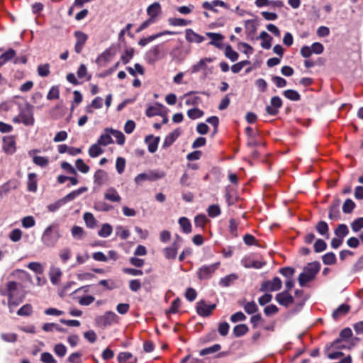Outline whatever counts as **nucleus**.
<instances>
[{
  "instance_id": "nucleus-1",
  "label": "nucleus",
  "mask_w": 363,
  "mask_h": 363,
  "mask_svg": "<svg viewBox=\"0 0 363 363\" xmlns=\"http://www.w3.org/2000/svg\"><path fill=\"white\" fill-rule=\"evenodd\" d=\"M61 237L62 235L60 233L59 224L53 223L45 229L41 240L43 245L49 247H52L55 246Z\"/></svg>"
},
{
  "instance_id": "nucleus-2",
  "label": "nucleus",
  "mask_w": 363,
  "mask_h": 363,
  "mask_svg": "<svg viewBox=\"0 0 363 363\" xmlns=\"http://www.w3.org/2000/svg\"><path fill=\"white\" fill-rule=\"evenodd\" d=\"M320 269V264L318 261H314L308 263L304 267L303 272L298 276V283L301 286H304L306 284L315 279L316 274Z\"/></svg>"
},
{
  "instance_id": "nucleus-3",
  "label": "nucleus",
  "mask_w": 363,
  "mask_h": 363,
  "mask_svg": "<svg viewBox=\"0 0 363 363\" xmlns=\"http://www.w3.org/2000/svg\"><path fill=\"white\" fill-rule=\"evenodd\" d=\"M165 177V173L162 171L150 170L147 172H143L138 174L134 181L136 184L141 185L145 181H157Z\"/></svg>"
},
{
  "instance_id": "nucleus-4",
  "label": "nucleus",
  "mask_w": 363,
  "mask_h": 363,
  "mask_svg": "<svg viewBox=\"0 0 363 363\" xmlns=\"http://www.w3.org/2000/svg\"><path fill=\"white\" fill-rule=\"evenodd\" d=\"M220 266V262H216L211 265H203L201 266L197 272L198 279L200 280H206L209 279L213 274L215 273L216 270Z\"/></svg>"
},
{
  "instance_id": "nucleus-5",
  "label": "nucleus",
  "mask_w": 363,
  "mask_h": 363,
  "mask_svg": "<svg viewBox=\"0 0 363 363\" xmlns=\"http://www.w3.org/2000/svg\"><path fill=\"white\" fill-rule=\"evenodd\" d=\"M282 286L281 280L279 277H275L270 281H264L260 286L259 291L262 292L265 291H277L281 289Z\"/></svg>"
},
{
  "instance_id": "nucleus-6",
  "label": "nucleus",
  "mask_w": 363,
  "mask_h": 363,
  "mask_svg": "<svg viewBox=\"0 0 363 363\" xmlns=\"http://www.w3.org/2000/svg\"><path fill=\"white\" fill-rule=\"evenodd\" d=\"M117 315L112 311L106 312L104 315L96 318V323L100 327L106 328L117 322Z\"/></svg>"
},
{
  "instance_id": "nucleus-7",
  "label": "nucleus",
  "mask_w": 363,
  "mask_h": 363,
  "mask_svg": "<svg viewBox=\"0 0 363 363\" xmlns=\"http://www.w3.org/2000/svg\"><path fill=\"white\" fill-rule=\"evenodd\" d=\"M18 117L25 125L30 126L34 124L33 112L30 105H27L26 108L20 112Z\"/></svg>"
},
{
  "instance_id": "nucleus-8",
  "label": "nucleus",
  "mask_w": 363,
  "mask_h": 363,
  "mask_svg": "<svg viewBox=\"0 0 363 363\" xmlns=\"http://www.w3.org/2000/svg\"><path fill=\"white\" fill-rule=\"evenodd\" d=\"M216 308V304L208 305L203 300H201L196 303V312L202 317L209 316Z\"/></svg>"
},
{
  "instance_id": "nucleus-9",
  "label": "nucleus",
  "mask_w": 363,
  "mask_h": 363,
  "mask_svg": "<svg viewBox=\"0 0 363 363\" xmlns=\"http://www.w3.org/2000/svg\"><path fill=\"white\" fill-rule=\"evenodd\" d=\"M275 300L279 305L285 307H288L294 302V297L288 292V290L278 293L275 296Z\"/></svg>"
},
{
  "instance_id": "nucleus-10",
  "label": "nucleus",
  "mask_w": 363,
  "mask_h": 363,
  "mask_svg": "<svg viewBox=\"0 0 363 363\" xmlns=\"http://www.w3.org/2000/svg\"><path fill=\"white\" fill-rule=\"evenodd\" d=\"M74 36L77 39L74 45V51L79 54L84 48V46L88 39V35L86 33L78 30L74 32Z\"/></svg>"
},
{
  "instance_id": "nucleus-11",
  "label": "nucleus",
  "mask_w": 363,
  "mask_h": 363,
  "mask_svg": "<svg viewBox=\"0 0 363 363\" xmlns=\"http://www.w3.org/2000/svg\"><path fill=\"white\" fill-rule=\"evenodd\" d=\"M241 264L245 268L261 269L266 265V262L255 260L250 256H245L241 259Z\"/></svg>"
},
{
  "instance_id": "nucleus-12",
  "label": "nucleus",
  "mask_w": 363,
  "mask_h": 363,
  "mask_svg": "<svg viewBox=\"0 0 363 363\" xmlns=\"http://www.w3.org/2000/svg\"><path fill=\"white\" fill-rule=\"evenodd\" d=\"M3 150L7 155H13L16 152V141L13 136L3 138Z\"/></svg>"
},
{
  "instance_id": "nucleus-13",
  "label": "nucleus",
  "mask_w": 363,
  "mask_h": 363,
  "mask_svg": "<svg viewBox=\"0 0 363 363\" xmlns=\"http://www.w3.org/2000/svg\"><path fill=\"white\" fill-rule=\"evenodd\" d=\"M181 134L182 130L179 128H176L172 132L169 133L164 140L162 147L165 149L170 147L180 136Z\"/></svg>"
},
{
  "instance_id": "nucleus-14",
  "label": "nucleus",
  "mask_w": 363,
  "mask_h": 363,
  "mask_svg": "<svg viewBox=\"0 0 363 363\" xmlns=\"http://www.w3.org/2000/svg\"><path fill=\"white\" fill-rule=\"evenodd\" d=\"M185 38L189 43H201L205 40L203 36L195 33L191 28H188L185 30Z\"/></svg>"
},
{
  "instance_id": "nucleus-15",
  "label": "nucleus",
  "mask_w": 363,
  "mask_h": 363,
  "mask_svg": "<svg viewBox=\"0 0 363 363\" xmlns=\"http://www.w3.org/2000/svg\"><path fill=\"white\" fill-rule=\"evenodd\" d=\"M147 15L150 16L148 20H152V22L155 21L156 17L161 13L160 4L155 1L152 4L150 5L147 9Z\"/></svg>"
},
{
  "instance_id": "nucleus-16",
  "label": "nucleus",
  "mask_w": 363,
  "mask_h": 363,
  "mask_svg": "<svg viewBox=\"0 0 363 363\" xmlns=\"http://www.w3.org/2000/svg\"><path fill=\"white\" fill-rule=\"evenodd\" d=\"M19 283L10 281L6 284V291L2 293V295L7 296L8 298H16L17 296V291Z\"/></svg>"
},
{
  "instance_id": "nucleus-17",
  "label": "nucleus",
  "mask_w": 363,
  "mask_h": 363,
  "mask_svg": "<svg viewBox=\"0 0 363 363\" xmlns=\"http://www.w3.org/2000/svg\"><path fill=\"white\" fill-rule=\"evenodd\" d=\"M350 306L348 304L342 303L336 308L332 314V316L335 320H337L342 316L346 315L350 311Z\"/></svg>"
},
{
  "instance_id": "nucleus-18",
  "label": "nucleus",
  "mask_w": 363,
  "mask_h": 363,
  "mask_svg": "<svg viewBox=\"0 0 363 363\" xmlns=\"http://www.w3.org/2000/svg\"><path fill=\"white\" fill-rule=\"evenodd\" d=\"M160 140V137H155L152 135H149L145 137V142L148 145V151L150 152L154 153L157 151Z\"/></svg>"
},
{
  "instance_id": "nucleus-19",
  "label": "nucleus",
  "mask_w": 363,
  "mask_h": 363,
  "mask_svg": "<svg viewBox=\"0 0 363 363\" xmlns=\"http://www.w3.org/2000/svg\"><path fill=\"white\" fill-rule=\"evenodd\" d=\"M206 35L209 38L211 39V41H210L208 43L209 45H214L219 49L222 48L221 41L224 39L223 35H222L220 33H211V32L206 33Z\"/></svg>"
},
{
  "instance_id": "nucleus-20",
  "label": "nucleus",
  "mask_w": 363,
  "mask_h": 363,
  "mask_svg": "<svg viewBox=\"0 0 363 363\" xmlns=\"http://www.w3.org/2000/svg\"><path fill=\"white\" fill-rule=\"evenodd\" d=\"M118 363H136L137 358L129 352H121L118 355Z\"/></svg>"
},
{
  "instance_id": "nucleus-21",
  "label": "nucleus",
  "mask_w": 363,
  "mask_h": 363,
  "mask_svg": "<svg viewBox=\"0 0 363 363\" xmlns=\"http://www.w3.org/2000/svg\"><path fill=\"white\" fill-rule=\"evenodd\" d=\"M213 61V58L211 57H204L202 58L196 64L194 65L191 67V72L196 73L202 69H206L207 67L206 63L212 62Z\"/></svg>"
},
{
  "instance_id": "nucleus-22",
  "label": "nucleus",
  "mask_w": 363,
  "mask_h": 363,
  "mask_svg": "<svg viewBox=\"0 0 363 363\" xmlns=\"http://www.w3.org/2000/svg\"><path fill=\"white\" fill-rule=\"evenodd\" d=\"M38 188L37 174L29 173L28 174L27 189L30 192H35Z\"/></svg>"
},
{
  "instance_id": "nucleus-23",
  "label": "nucleus",
  "mask_w": 363,
  "mask_h": 363,
  "mask_svg": "<svg viewBox=\"0 0 363 363\" xmlns=\"http://www.w3.org/2000/svg\"><path fill=\"white\" fill-rule=\"evenodd\" d=\"M340 200L337 199L330 207L328 217L330 220H336L340 218Z\"/></svg>"
},
{
  "instance_id": "nucleus-24",
  "label": "nucleus",
  "mask_w": 363,
  "mask_h": 363,
  "mask_svg": "<svg viewBox=\"0 0 363 363\" xmlns=\"http://www.w3.org/2000/svg\"><path fill=\"white\" fill-rule=\"evenodd\" d=\"M105 199L112 202H119L121 200V197L117 192V191L112 187L108 188L104 194Z\"/></svg>"
},
{
  "instance_id": "nucleus-25",
  "label": "nucleus",
  "mask_w": 363,
  "mask_h": 363,
  "mask_svg": "<svg viewBox=\"0 0 363 363\" xmlns=\"http://www.w3.org/2000/svg\"><path fill=\"white\" fill-rule=\"evenodd\" d=\"M163 106L160 104H157L155 106H150L147 108L145 114L147 117H152L155 116H162V109Z\"/></svg>"
},
{
  "instance_id": "nucleus-26",
  "label": "nucleus",
  "mask_w": 363,
  "mask_h": 363,
  "mask_svg": "<svg viewBox=\"0 0 363 363\" xmlns=\"http://www.w3.org/2000/svg\"><path fill=\"white\" fill-rule=\"evenodd\" d=\"M87 191V187L83 186L77 190L72 191V192L67 194L65 197L62 198L64 203H67V201H72L75 199L77 196L83 194L84 192Z\"/></svg>"
},
{
  "instance_id": "nucleus-27",
  "label": "nucleus",
  "mask_w": 363,
  "mask_h": 363,
  "mask_svg": "<svg viewBox=\"0 0 363 363\" xmlns=\"http://www.w3.org/2000/svg\"><path fill=\"white\" fill-rule=\"evenodd\" d=\"M62 275L61 269L58 267H52L50 271V281L53 284H58Z\"/></svg>"
},
{
  "instance_id": "nucleus-28",
  "label": "nucleus",
  "mask_w": 363,
  "mask_h": 363,
  "mask_svg": "<svg viewBox=\"0 0 363 363\" xmlns=\"http://www.w3.org/2000/svg\"><path fill=\"white\" fill-rule=\"evenodd\" d=\"M238 279L236 274H230L220 279L219 285L223 287H228Z\"/></svg>"
},
{
  "instance_id": "nucleus-29",
  "label": "nucleus",
  "mask_w": 363,
  "mask_h": 363,
  "mask_svg": "<svg viewBox=\"0 0 363 363\" xmlns=\"http://www.w3.org/2000/svg\"><path fill=\"white\" fill-rule=\"evenodd\" d=\"M248 331H249V328L247 325L239 324V325H235L233 328V335L235 337H240L245 335V334H247Z\"/></svg>"
},
{
  "instance_id": "nucleus-30",
  "label": "nucleus",
  "mask_w": 363,
  "mask_h": 363,
  "mask_svg": "<svg viewBox=\"0 0 363 363\" xmlns=\"http://www.w3.org/2000/svg\"><path fill=\"white\" fill-rule=\"evenodd\" d=\"M315 228L320 235L325 236L326 238L329 237V227L326 222L319 221Z\"/></svg>"
},
{
  "instance_id": "nucleus-31",
  "label": "nucleus",
  "mask_w": 363,
  "mask_h": 363,
  "mask_svg": "<svg viewBox=\"0 0 363 363\" xmlns=\"http://www.w3.org/2000/svg\"><path fill=\"white\" fill-rule=\"evenodd\" d=\"M195 92L189 91L185 94L186 97L185 104L188 106H197L201 103V99L197 96H192Z\"/></svg>"
},
{
  "instance_id": "nucleus-32",
  "label": "nucleus",
  "mask_w": 363,
  "mask_h": 363,
  "mask_svg": "<svg viewBox=\"0 0 363 363\" xmlns=\"http://www.w3.org/2000/svg\"><path fill=\"white\" fill-rule=\"evenodd\" d=\"M107 173L102 169H98L97 171H96L94 176V182L98 184L99 185L103 184L107 180Z\"/></svg>"
},
{
  "instance_id": "nucleus-33",
  "label": "nucleus",
  "mask_w": 363,
  "mask_h": 363,
  "mask_svg": "<svg viewBox=\"0 0 363 363\" xmlns=\"http://www.w3.org/2000/svg\"><path fill=\"white\" fill-rule=\"evenodd\" d=\"M105 131L106 133H111L116 138V143L118 145H122L124 144L125 138L122 132H121L119 130H113L111 128H106Z\"/></svg>"
},
{
  "instance_id": "nucleus-34",
  "label": "nucleus",
  "mask_w": 363,
  "mask_h": 363,
  "mask_svg": "<svg viewBox=\"0 0 363 363\" xmlns=\"http://www.w3.org/2000/svg\"><path fill=\"white\" fill-rule=\"evenodd\" d=\"M168 23L172 26H185L190 25L191 23V21L180 18H168Z\"/></svg>"
},
{
  "instance_id": "nucleus-35",
  "label": "nucleus",
  "mask_w": 363,
  "mask_h": 363,
  "mask_svg": "<svg viewBox=\"0 0 363 363\" xmlns=\"http://www.w3.org/2000/svg\"><path fill=\"white\" fill-rule=\"evenodd\" d=\"M336 237L343 239L349 234V229L346 224H339L334 230Z\"/></svg>"
},
{
  "instance_id": "nucleus-36",
  "label": "nucleus",
  "mask_w": 363,
  "mask_h": 363,
  "mask_svg": "<svg viewBox=\"0 0 363 363\" xmlns=\"http://www.w3.org/2000/svg\"><path fill=\"white\" fill-rule=\"evenodd\" d=\"M179 224L184 233L189 234L191 232V224L189 219L186 217L180 218L179 219Z\"/></svg>"
},
{
  "instance_id": "nucleus-37",
  "label": "nucleus",
  "mask_w": 363,
  "mask_h": 363,
  "mask_svg": "<svg viewBox=\"0 0 363 363\" xmlns=\"http://www.w3.org/2000/svg\"><path fill=\"white\" fill-rule=\"evenodd\" d=\"M283 95L290 101H297L301 99V95L294 89H287L283 91Z\"/></svg>"
},
{
  "instance_id": "nucleus-38",
  "label": "nucleus",
  "mask_w": 363,
  "mask_h": 363,
  "mask_svg": "<svg viewBox=\"0 0 363 363\" xmlns=\"http://www.w3.org/2000/svg\"><path fill=\"white\" fill-rule=\"evenodd\" d=\"M225 56L232 62H235L238 59L239 54L233 50L231 45H228L225 48Z\"/></svg>"
},
{
  "instance_id": "nucleus-39",
  "label": "nucleus",
  "mask_w": 363,
  "mask_h": 363,
  "mask_svg": "<svg viewBox=\"0 0 363 363\" xmlns=\"http://www.w3.org/2000/svg\"><path fill=\"white\" fill-rule=\"evenodd\" d=\"M342 340L337 338L330 345H327L325 347V352L328 353L331 349L342 350L346 348V346L342 344Z\"/></svg>"
},
{
  "instance_id": "nucleus-40",
  "label": "nucleus",
  "mask_w": 363,
  "mask_h": 363,
  "mask_svg": "<svg viewBox=\"0 0 363 363\" xmlns=\"http://www.w3.org/2000/svg\"><path fill=\"white\" fill-rule=\"evenodd\" d=\"M113 231L112 226L110 224H103L101 229L98 232V235L101 238L108 237Z\"/></svg>"
},
{
  "instance_id": "nucleus-41",
  "label": "nucleus",
  "mask_w": 363,
  "mask_h": 363,
  "mask_svg": "<svg viewBox=\"0 0 363 363\" xmlns=\"http://www.w3.org/2000/svg\"><path fill=\"white\" fill-rule=\"evenodd\" d=\"M208 221L206 216L204 214H199L194 218V225L196 227L204 229L206 224Z\"/></svg>"
},
{
  "instance_id": "nucleus-42",
  "label": "nucleus",
  "mask_w": 363,
  "mask_h": 363,
  "mask_svg": "<svg viewBox=\"0 0 363 363\" xmlns=\"http://www.w3.org/2000/svg\"><path fill=\"white\" fill-rule=\"evenodd\" d=\"M221 349V345L219 344H215L211 347H206L200 350L199 354L201 356H205L209 354L215 353Z\"/></svg>"
},
{
  "instance_id": "nucleus-43",
  "label": "nucleus",
  "mask_w": 363,
  "mask_h": 363,
  "mask_svg": "<svg viewBox=\"0 0 363 363\" xmlns=\"http://www.w3.org/2000/svg\"><path fill=\"white\" fill-rule=\"evenodd\" d=\"M104 150L98 143L92 145L89 149V155L91 157H96L102 154Z\"/></svg>"
},
{
  "instance_id": "nucleus-44",
  "label": "nucleus",
  "mask_w": 363,
  "mask_h": 363,
  "mask_svg": "<svg viewBox=\"0 0 363 363\" xmlns=\"http://www.w3.org/2000/svg\"><path fill=\"white\" fill-rule=\"evenodd\" d=\"M323 262L326 265L335 264L337 262L336 256L333 252H328L322 257Z\"/></svg>"
},
{
  "instance_id": "nucleus-45",
  "label": "nucleus",
  "mask_w": 363,
  "mask_h": 363,
  "mask_svg": "<svg viewBox=\"0 0 363 363\" xmlns=\"http://www.w3.org/2000/svg\"><path fill=\"white\" fill-rule=\"evenodd\" d=\"M84 220L87 227L93 228L96 225V220L91 213L86 212L84 214Z\"/></svg>"
},
{
  "instance_id": "nucleus-46",
  "label": "nucleus",
  "mask_w": 363,
  "mask_h": 363,
  "mask_svg": "<svg viewBox=\"0 0 363 363\" xmlns=\"http://www.w3.org/2000/svg\"><path fill=\"white\" fill-rule=\"evenodd\" d=\"M32 313L33 306L29 303L23 305L17 311V314L20 316H29L32 314Z\"/></svg>"
},
{
  "instance_id": "nucleus-47",
  "label": "nucleus",
  "mask_w": 363,
  "mask_h": 363,
  "mask_svg": "<svg viewBox=\"0 0 363 363\" xmlns=\"http://www.w3.org/2000/svg\"><path fill=\"white\" fill-rule=\"evenodd\" d=\"M33 162L40 167H45L49 164V158L48 157L43 156H33Z\"/></svg>"
},
{
  "instance_id": "nucleus-48",
  "label": "nucleus",
  "mask_w": 363,
  "mask_h": 363,
  "mask_svg": "<svg viewBox=\"0 0 363 363\" xmlns=\"http://www.w3.org/2000/svg\"><path fill=\"white\" fill-rule=\"evenodd\" d=\"M215 6H226V3L225 1H204L203 4V8L205 9H211L215 11H217L214 7Z\"/></svg>"
},
{
  "instance_id": "nucleus-49",
  "label": "nucleus",
  "mask_w": 363,
  "mask_h": 363,
  "mask_svg": "<svg viewBox=\"0 0 363 363\" xmlns=\"http://www.w3.org/2000/svg\"><path fill=\"white\" fill-rule=\"evenodd\" d=\"M355 206L356 205L352 199H347L343 203L342 211L345 213H350L354 209Z\"/></svg>"
},
{
  "instance_id": "nucleus-50",
  "label": "nucleus",
  "mask_w": 363,
  "mask_h": 363,
  "mask_svg": "<svg viewBox=\"0 0 363 363\" xmlns=\"http://www.w3.org/2000/svg\"><path fill=\"white\" fill-rule=\"evenodd\" d=\"M204 113L203 111L200 110L198 108H194L188 110L187 116L189 118L192 120H195L196 118H199L203 116Z\"/></svg>"
},
{
  "instance_id": "nucleus-51",
  "label": "nucleus",
  "mask_w": 363,
  "mask_h": 363,
  "mask_svg": "<svg viewBox=\"0 0 363 363\" xmlns=\"http://www.w3.org/2000/svg\"><path fill=\"white\" fill-rule=\"evenodd\" d=\"M207 213L211 218H215L221 213V211L218 205L213 204L208 206Z\"/></svg>"
},
{
  "instance_id": "nucleus-52",
  "label": "nucleus",
  "mask_w": 363,
  "mask_h": 363,
  "mask_svg": "<svg viewBox=\"0 0 363 363\" xmlns=\"http://www.w3.org/2000/svg\"><path fill=\"white\" fill-rule=\"evenodd\" d=\"M133 55H134V49L133 48H130L125 49L124 54L122 55V56L121 57L122 62L124 65L128 64L130 62V60L133 58Z\"/></svg>"
},
{
  "instance_id": "nucleus-53",
  "label": "nucleus",
  "mask_w": 363,
  "mask_h": 363,
  "mask_svg": "<svg viewBox=\"0 0 363 363\" xmlns=\"http://www.w3.org/2000/svg\"><path fill=\"white\" fill-rule=\"evenodd\" d=\"M60 98V89L58 86H52L47 94L48 100L58 99Z\"/></svg>"
},
{
  "instance_id": "nucleus-54",
  "label": "nucleus",
  "mask_w": 363,
  "mask_h": 363,
  "mask_svg": "<svg viewBox=\"0 0 363 363\" xmlns=\"http://www.w3.org/2000/svg\"><path fill=\"white\" fill-rule=\"evenodd\" d=\"M111 52L109 50H106L101 53L96 59V62L99 65H103L107 63L110 60Z\"/></svg>"
},
{
  "instance_id": "nucleus-55",
  "label": "nucleus",
  "mask_w": 363,
  "mask_h": 363,
  "mask_svg": "<svg viewBox=\"0 0 363 363\" xmlns=\"http://www.w3.org/2000/svg\"><path fill=\"white\" fill-rule=\"evenodd\" d=\"M245 311L247 314H253L258 311V307L255 301L247 302L243 306Z\"/></svg>"
},
{
  "instance_id": "nucleus-56",
  "label": "nucleus",
  "mask_w": 363,
  "mask_h": 363,
  "mask_svg": "<svg viewBox=\"0 0 363 363\" xmlns=\"http://www.w3.org/2000/svg\"><path fill=\"white\" fill-rule=\"evenodd\" d=\"M75 165L77 169L81 172L82 173L86 174L89 172L90 168L89 167L84 163V160L82 159H77L75 162Z\"/></svg>"
},
{
  "instance_id": "nucleus-57",
  "label": "nucleus",
  "mask_w": 363,
  "mask_h": 363,
  "mask_svg": "<svg viewBox=\"0 0 363 363\" xmlns=\"http://www.w3.org/2000/svg\"><path fill=\"white\" fill-rule=\"evenodd\" d=\"M279 272L284 277H286L288 279H292L293 275L295 273V269L291 267H285L280 268L279 269Z\"/></svg>"
},
{
  "instance_id": "nucleus-58",
  "label": "nucleus",
  "mask_w": 363,
  "mask_h": 363,
  "mask_svg": "<svg viewBox=\"0 0 363 363\" xmlns=\"http://www.w3.org/2000/svg\"><path fill=\"white\" fill-rule=\"evenodd\" d=\"M50 65L48 63H45L43 65H40L38 67V74L43 77H48L50 74Z\"/></svg>"
},
{
  "instance_id": "nucleus-59",
  "label": "nucleus",
  "mask_w": 363,
  "mask_h": 363,
  "mask_svg": "<svg viewBox=\"0 0 363 363\" xmlns=\"http://www.w3.org/2000/svg\"><path fill=\"white\" fill-rule=\"evenodd\" d=\"M352 230L357 233L363 228V217H359L353 220L350 224Z\"/></svg>"
},
{
  "instance_id": "nucleus-60",
  "label": "nucleus",
  "mask_w": 363,
  "mask_h": 363,
  "mask_svg": "<svg viewBox=\"0 0 363 363\" xmlns=\"http://www.w3.org/2000/svg\"><path fill=\"white\" fill-rule=\"evenodd\" d=\"M313 247H314V251L315 252H321L324 250H326L327 248V244L326 242L322 240V239H318L314 245H313Z\"/></svg>"
},
{
  "instance_id": "nucleus-61",
  "label": "nucleus",
  "mask_w": 363,
  "mask_h": 363,
  "mask_svg": "<svg viewBox=\"0 0 363 363\" xmlns=\"http://www.w3.org/2000/svg\"><path fill=\"white\" fill-rule=\"evenodd\" d=\"M53 350L55 354L60 357H63L67 353V347L62 343L55 345Z\"/></svg>"
},
{
  "instance_id": "nucleus-62",
  "label": "nucleus",
  "mask_w": 363,
  "mask_h": 363,
  "mask_svg": "<svg viewBox=\"0 0 363 363\" xmlns=\"http://www.w3.org/2000/svg\"><path fill=\"white\" fill-rule=\"evenodd\" d=\"M82 354L81 352H73L71 354H69L67 359V362L68 363H82Z\"/></svg>"
},
{
  "instance_id": "nucleus-63",
  "label": "nucleus",
  "mask_w": 363,
  "mask_h": 363,
  "mask_svg": "<svg viewBox=\"0 0 363 363\" xmlns=\"http://www.w3.org/2000/svg\"><path fill=\"white\" fill-rule=\"evenodd\" d=\"M363 269V255L357 259L351 268V272L356 274Z\"/></svg>"
},
{
  "instance_id": "nucleus-64",
  "label": "nucleus",
  "mask_w": 363,
  "mask_h": 363,
  "mask_svg": "<svg viewBox=\"0 0 363 363\" xmlns=\"http://www.w3.org/2000/svg\"><path fill=\"white\" fill-rule=\"evenodd\" d=\"M40 360L43 363H57V361L53 356L48 352H45L41 354Z\"/></svg>"
}]
</instances>
